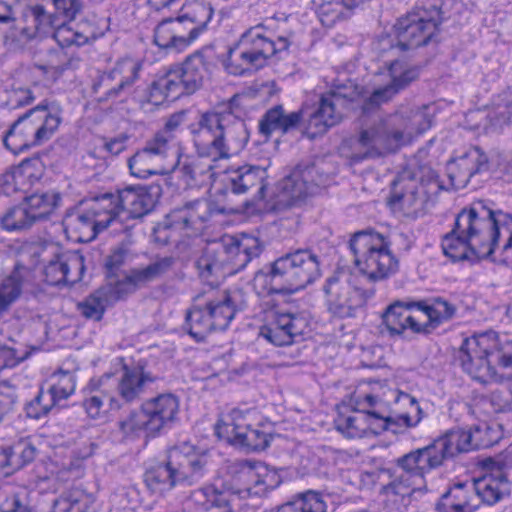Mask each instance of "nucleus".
<instances>
[{
  "mask_svg": "<svg viewBox=\"0 0 512 512\" xmlns=\"http://www.w3.org/2000/svg\"><path fill=\"white\" fill-rule=\"evenodd\" d=\"M263 250L255 237H244L240 241L225 236L219 241L208 243L195 262L199 277L211 287L221 279L244 269Z\"/></svg>",
  "mask_w": 512,
  "mask_h": 512,
  "instance_id": "6",
  "label": "nucleus"
},
{
  "mask_svg": "<svg viewBox=\"0 0 512 512\" xmlns=\"http://www.w3.org/2000/svg\"><path fill=\"white\" fill-rule=\"evenodd\" d=\"M330 174L324 163L299 164L289 175L278 183L276 203L281 207L300 205L315 189L326 185Z\"/></svg>",
  "mask_w": 512,
  "mask_h": 512,
  "instance_id": "15",
  "label": "nucleus"
},
{
  "mask_svg": "<svg viewBox=\"0 0 512 512\" xmlns=\"http://www.w3.org/2000/svg\"><path fill=\"white\" fill-rule=\"evenodd\" d=\"M109 305L111 303L99 287L82 302H79L77 308L85 318L100 321Z\"/></svg>",
  "mask_w": 512,
  "mask_h": 512,
  "instance_id": "52",
  "label": "nucleus"
},
{
  "mask_svg": "<svg viewBox=\"0 0 512 512\" xmlns=\"http://www.w3.org/2000/svg\"><path fill=\"white\" fill-rule=\"evenodd\" d=\"M496 338L492 334H481L464 340L459 360L463 369L481 383L498 381L499 376L493 366V349Z\"/></svg>",
  "mask_w": 512,
  "mask_h": 512,
  "instance_id": "18",
  "label": "nucleus"
},
{
  "mask_svg": "<svg viewBox=\"0 0 512 512\" xmlns=\"http://www.w3.org/2000/svg\"><path fill=\"white\" fill-rule=\"evenodd\" d=\"M174 34L178 46V50L182 51L188 47L200 34V28L188 20V15L177 18H170Z\"/></svg>",
  "mask_w": 512,
  "mask_h": 512,
  "instance_id": "53",
  "label": "nucleus"
},
{
  "mask_svg": "<svg viewBox=\"0 0 512 512\" xmlns=\"http://www.w3.org/2000/svg\"><path fill=\"white\" fill-rule=\"evenodd\" d=\"M112 375L104 374L99 378H92L85 388L83 407L92 419L104 417L109 410H119L122 404L114 395Z\"/></svg>",
  "mask_w": 512,
  "mask_h": 512,
  "instance_id": "25",
  "label": "nucleus"
},
{
  "mask_svg": "<svg viewBox=\"0 0 512 512\" xmlns=\"http://www.w3.org/2000/svg\"><path fill=\"white\" fill-rule=\"evenodd\" d=\"M227 469L237 486L236 493L242 498L261 496L281 483L278 472L262 462L235 460Z\"/></svg>",
  "mask_w": 512,
  "mask_h": 512,
  "instance_id": "17",
  "label": "nucleus"
},
{
  "mask_svg": "<svg viewBox=\"0 0 512 512\" xmlns=\"http://www.w3.org/2000/svg\"><path fill=\"white\" fill-rule=\"evenodd\" d=\"M490 404L497 413L512 412V386H502L493 390Z\"/></svg>",
  "mask_w": 512,
  "mask_h": 512,
  "instance_id": "64",
  "label": "nucleus"
},
{
  "mask_svg": "<svg viewBox=\"0 0 512 512\" xmlns=\"http://www.w3.org/2000/svg\"><path fill=\"white\" fill-rule=\"evenodd\" d=\"M178 412L179 399L172 393L160 394L144 401L139 410L119 422V428L126 436H138L141 432L155 436L176 420Z\"/></svg>",
  "mask_w": 512,
  "mask_h": 512,
  "instance_id": "13",
  "label": "nucleus"
},
{
  "mask_svg": "<svg viewBox=\"0 0 512 512\" xmlns=\"http://www.w3.org/2000/svg\"><path fill=\"white\" fill-rule=\"evenodd\" d=\"M389 73L391 82L375 89L370 96L364 99L362 110L369 113L392 100V98L405 89L412 81L417 79L418 70L416 68L407 67L400 61H393L389 65Z\"/></svg>",
  "mask_w": 512,
  "mask_h": 512,
  "instance_id": "26",
  "label": "nucleus"
},
{
  "mask_svg": "<svg viewBox=\"0 0 512 512\" xmlns=\"http://www.w3.org/2000/svg\"><path fill=\"white\" fill-rule=\"evenodd\" d=\"M28 275L24 266L16 265L10 275L0 279V316L19 299Z\"/></svg>",
  "mask_w": 512,
  "mask_h": 512,
  "instance_id": "44",
  "label": "nucleus"
},
{
  "mask_svg": "<svg viewBox=\"0 0 512 512\" xmlns=\"http://www.w3.org/2000/svg\"><path fill=\"white\" fill-rule=\"evenodd\" d=\"M141 68L139 61L131 57L122 58L109 72L101 74L94 81L92 90L95 94H100L99 101L118 98L128 92L138 80Z\"/></svg>",
  "mask_w": 512,
  "mask_h": 512,
  "instance_id": "20",
  "label": "nucleus"
},
{
  "mask_svg": "<svg viewBox=\"0 0 512 512\" xmlns=\"http://www.w3.org/2000/svg\"><path fill=\"white\" fill-rule=\"evenodd\" d=\"M93 501L83 492H73L54 502L52 512H88Z\"/></svg>",
  "mask_w": 512,
  "mask_h": 512,
  "instance_id": "55",
  "label": "nucleus"
},
{
  "mask_svg": "<svg viewBox=\"0 0 512 512\" xmlns=\"http://www.w3.org/2000/svg\"><path fill=\"white\" fill-rule=\"evenodd\" d=\"M488 169V157L478 147L470 148L463 155L450 160L446 166L447 176L454 189L465 188L474 175Z\"/></svg>",
  "mask_w": 512,
  "mask_h": 512,
  "instance_id": "28",
  "label": "nucleus"
},
{
  "mask_svg": "<svg viewBox=\"0 0 512 512\" xmlns=\"http://www.w3.org/2000/svg\"><path fill=\"white\" fill-rule=\"evenodd\" d=\"M327 504L323 496L308 490L297 494L293 500L281 505L276 512H326Z\"/></svg>",
  "mask_w": 512,
  "mask_h": 512,
  "instance_id": "48",
  "label": "nucleus"
},
{
  "mask_svg": "<svg viewBox=\"0 0 512 512\" xmlns=\"http://www.w3.org/2000/svg\"><path fill=\"white\" fill-rule=\"evenodd\" d=\"M394 397L395 402H401L410 407L416 412L412 416L410 412L392 415L389 407V401L374 394H365L357 400L360 410L349 416H339L336 420V428L348 438H360L366 430L374 424L375 421H380L383 430H392L397 432L394 426L411 428L415 427L422 419V410L418 405L417 400L410 394L398 391H390Z\"/></svg>",
  "mask_w": 512,
  "mask_h": 512,
  "instance_id": "5",
  "label": "nucleus"
},
{
  "mask_svg": "<svg viewBox=\"0 0 512 512\" xmlns=\"http://www.w3.org/2000/svg\"><path fill=\"white\" fill-rule=\"evenodd\" d=\"M61 117L57 112L40 104L20 116L12 125V134L21 132L33 146H38L49 140L57 130Z\"/></svg>",
  "mask_w": 512,
  "mask_h": 512,
  "instance_id": "22",
  "label": "nucleus"
},
{
  "mask_svg": "<svg viewBox=\"0 0 512 512\" xmlns=\"http://www.w3.org/2000/svg\"><path fill=\"white\" fill-rule=\"evenodd\" d=\"M189 129L197 155H178L172 166L187 188L210 185L214 162L240 152L249 140L245 122L233 113L231 105L202 113Z\"/></svg>",
  "mask_w": 512,
  "mask_h": 512,
  "instance_id": "1",
  "label": "nucleus"
},
{
  "mask_svg": "<svg viewBox=\"0 0 512 512\" xmlns=\"http://www.w3.org/2000/svg\"><path fill=\"white\" fill-rule=\"evenodd\" d=\"M307 328V319L299 313L271 311L267 323L260 328V336L275 346H286L294 343Z\"/></svg>",
  "mask_w": 512,
  "mask_h": 512,
  "instance_id": "23",
  "label": "nucleus"
},
{
  "mask_svg": "<svg viewBox=\"0 0 512 512\" xmlns=\"http://www.w3.org/2000/svg\"><path fill=\"white\" fill-rule=\"evenodd\" d=\"M355 266L371 281L387 278L398 268V260L390 251L389 241L373 230L359 231L349 243Z\"/></svg>",
  "mask_w": 512,
  "mask_h": 512,
  "instance_id": "12",
  "label": "nucleus"
},
{
  "mask_svg": "<svg viewBox=\"0 0 512 512\" xmlns=\"http://www.w3.org/2000/svg\"><path fill=\"white\" fill-rule=\"evenodd\" d=\"M345 5L341 0H332L319 7L318 15L325 26H333L338 20L344 17L343 8Z\"/></svg>",
  "mask_w": 512,
  "mask_h": 512,
  "instance_id": "63",
  "label": "nucleus"
},
{
  "mask_svg": "<svg viewBox=\"0 0 512 512\" xmlns=\"http://www.w3.org/2000/svg\"><path fill=\"white\" fill-rule=\"evenodd\" d=\"M174 135H167L166 132H157L145 142V149L158 162L164 165L165 160L173 152Z\"/></svg>",
  "mask_w": 512,
  "mask_h": 512,
  "instance_id": "54",
  "label": "nucleus"
},
{
  "mask_svg": "<svg viewBox=\"0 0 512 512\" xmlns=\"http://www.w3.org/2000/svg\"><path fill=\"white\" fill-rule=\"evenodd\" d=\"M288 47L287 38L279 37L274 41L262 25H257L243 33L237 46L229 50L225 68L228 73L241 76L252 67L262 66L266 59Z\"/></svg>",
  "mask_w": 512,
  "mask_h": 512,
  "instance_id": "11",
  "label": "nucleus"
},
{
  "mask_svg": "<svg viewBox=\"0 0 512 512\" xmlns=\"http://www.w3.org/2000/svg\"><path fill=\"white\" fill-rule=\"evenodd\" d=\"M257 415L252 409H233L216 423L215 433L219 438L248 451H263L270 445L272 436L258 422L254 423Z\"/></svg>",
  "mask_w": 512,
  "mask_h": 512,
  "instance_id": "14",
  "label": "nucleus"
},
{
  "mask_svg": "<svg viewBox=\"0 0 512 512\" xmlns=\"http://www.w3.org/2000/svg\"><path fill=\"white\" fill-rule=\"evenodd\" d=\"M174 264V257H160L146 267L131 270L129 274L106 277V283L100 288L113 304L137 288L164 276L172 270Z\"/></svg>",
  "mask_w": 512,
  "mask_h": 512,
  "instance_id": "19",
  "label": "nucleus"
},
{
  "mask_svg": "<svg viewBox=\"0 0 512 512\" xmlns=\"http://www.w3.org/2000/svg\"><path fill=\"white\" fill-rule=\"evenodd\" d=\"M207 462L206 455L183 443L168 450L165 462L149 467L143 480L152 494L163 496L178 485L198 482L206 472Z\"/></svg>",
  "mask_w": 512,
  "mask_h": 512,
  "instance_id": "7",
  "label": "nucleus"
},
{
  "mask_svg": "<svg viewBox=\"0 0 512 512\" xmlns=\"http://www.w3.org/2000/svg\"><path fill=\"white\" fill-rule=\"evenodd\" d=\"M23 203L36 222L46 220L60 206L61 195L56 191L36 192L26 196Z\"/></svg>",
  "mask_w": 512,
  "mask_h": 512,
  "instance_id": "45",
  "label": "nucleus"
},
{
  "mask_svg": "<svg viewBox=\"0 0 512 512\" xmlns=\"http://www.w3.org/2000/svg\"><path fill=\"white\" fill-rule=\"evenodd\" d=\"M214 68L211 56L205 50L189 55L183 63L173 65L158 76L148 87L147 101L155 106L174 101L200 89Z\"/></svg>",
  "mask_w": 512,
  "mask_h": 512,
  "instance_id": "8",
  "label": "nucleus"
},
{
  "mask_svg": "<svg viewBox=\"0 0 512 512\" xmlns=\"http://www.w3.org/2000/svg\"><path fill=\"white\" fill-rule=\"evenodd\" d=\"M64 260L67 283L75 284L81 281L85 271L84 257L78 252L64 253Z\"/></svg>",
  "mask_w": 512,
  "mask_h": 512,
  "instance_id": "62",
  "label": "nucleus"
},
{
  "mask_svg": "<svg viewBox=\"0 0 512 512\" xmlns=\"http://www.w3.org/2000/svg\"><path fill=\"white\" fill-rule=\"evenodd\" d=\"M191 500L201 512H234L226 493L213 485L194 490Z\"/></svg>",
  "mask_w": 512,
  "mask_h": 512,
  "instance_id": "43",
  "label": "nucleus"
},
{
  "mask_svg": "<svg viewBox=\"0 0 512 512\" xmlns=\"http://www.w3.org/2000/svg\"><path fill=\"white\" fill-rule=\"evenodd\" d=\"M67 64V56L62 49H48L39 60L37 67L57 78L66 69Z\"/></svg>",
  "mask_w": 512,
  "mask_h": 512,
  "instance_id": "57",
  "label": "nucleus"
},
{
  "mask_svg": "<svg viewBox=\"0 0 512 512\" xmlns=\"http://www.w3.org/2000/svg\"><path fill=\"white\" fill-rule=\"evenodd\" d=\"M479 507L472 485L463 482L450 486L435 504L437 512H476Z\"/></svg>",
  "mask_w": 512,
  "mask_h": 512,
  "instance_id": "35",
  "label": "nucleus"
},
{
  "mask_svg": "<svg viewBox=\"0 0 512 512\" xmlns=\"http://www.w3.org/2000/svg\"><path fill=\"white\" fill-rule=\"evenodd\" d=\"M414 307H416L415 301L397 300L385 309L381 316L382 325L390 337L405 338L408 330L415 334H423V331L416 329V326L422 324L409 313V310Z\"/></svg>",
  "mask_w": 512,
  "mask_h": 512,
  "instance_id": "32",
  "label": "nucleus"
},
{
  "mask_svg": "<svg viewBox=\"0 0 512 512\" xmlns=\"http://www.w3.org/2000/svg\"><path fill=\"white\" fill-rule=\"evenodd\" d=\"M302 119V111L286 112L282 105H276L262 116L259 121V131L265 136H269L273 132L285 134L296 129Z\"/></svg>",
  "mask_w": 512,
  "mask_h": 512,
  "instance_id": "39",
  "label": "nucleus"
},
{
  "mask_svg": "<svg viewBox=\"0 0 512 512\" xmlns=\"http://www.w3.org/2000/svg\"><path fill=\"white\" fill-rule=\"evenodd\" d=\"M321 276V261L311 249L289 251L257 271L253 287L259 295L294 294Z\"/></svg>",
  "mask_w": 512,
  "mask_h": 512,
  "instance_id": "4",
  "label": "nucleus"
},
{
  "mask_svg": "<svg viewBox=\"0 0 512 512\" xmlns=\"http://www.w3.org/2000/svg\"><path fill=\"white\" fill-rule=\"evenodd\" d=\"M170 18L161 21L154 29L153 42L160 49L179 52Z\"/></svg>",
  "mask_w": 512,
  "mask_h": 512,
  "instance_id": "59",
  "label": "nucleus"
},
{
  "mask_svg": "<svg viewBox=\"0 0 512 512\" xmlns=\"http://www.w3.org/2000/svg\"><path fill=\"white\" fill-rule=\"evenodd\" d=\"M267 171L265 168L244 165L228 171L226 187L234 194H246L255 190V200L265 198Z\"/></svg>",
  "mask_w": 512,
  "mask_h": 512,
  "instance_id": "31",
  "label": "nucleus"
},
{
  "mask_svg": "<svg viewBox=\"0 0 512 512\" xmlns=\"http://www.w3.org/2000/svg\"><path fill=\"white\" fill-rule=\"evenodd\" d=\"M485 473L471 483L479 503L492 506L508 498L511 494V483L508 479V467L502 459L484 461Z\"/></svg>",
  "mask_w": 512,
  "mask_h": 512,
  "instance_id": "21",
  "label": "nucleus"
},
{
  "mask_svg": "<svg viewBox=\"0 0 512 512\" xmlns=\"http://www.w3.org/2000/svg\"><path fill=\"white\" fill-rule=\"evenodd\" d=\"M323 292L328 312L341 319L355 317L357 310L374 294L373 290L354 286L342 272L334 273L326 279Z\"/></svg>",
  "mask_w": 512,
  "mask_h": 512,
  "instance_id": "16",
  "label": "nucleus"
},
{
  "mask_svg": "<svg viewBox=\"0 0 512 512\" xmlns=\"http://www.w3.org/2000/svg\"><path fill=\"white\" fill-rule=\"evenodd\" d=\"M108 220H99L89 209L72 217L68 227L77 234L80 242H89L96 238L98 233L107 229Z\"/></svg>",
  "mask_w": 512,
  "mask_h": 512,
  "instance_id": "46",
  "label": "nucleus"
},
{
  "mask_svg": "<svg viewBox=\"0 0 512 512\" xmlns=\"http://www.w3.org/2000/svg\"><path fill=\"white\" fill-rule=\"evenodd\" d=\"M430 125L424 111L400 107L395 113L361 130L357 139L359 148L351 153L349 159L355 164L396 152Z\"/></svg>",
  "mask_w": 512,
  "mask_h": 512,
  "instance_id": "3",
  "label": "nucleus"
},
{
  "mask_svg": "<svg viewBox=\"0 0 512 512\" xmlns=\"http://www.w3.org/2000/svg\"><path fill=\"white\" fill-rule=\"evenodd\" d=\"M89 209L99 220H108L107 228H111L113 233L129 231V227L122 224L124 211L120 201V191L116 194L107 192L95 196Z\"/></svg>",
  "mask_w": 512,
  "mask_h": 512,
  "instance_id": "36",
  "label": "nucleus"
},
{
  "mask_svg": "<svg viewBox=\"0 0 512 512\" xmlns=\"http://www.w3.org/2000/svg\"><path fill=\"white\" fill-rule=\"evenodd\" d=\"M156 377L146 371L143 366H127L121 369L120 376L111 380L116 389L117 395L124 403H133L141 398L144 394L146 386L154 383Z\"/></svg>",
  "mask_w": 512,
  "mask_h": 512,
  "instance_id": "29",
  "label": "nucleus"
},
{
  "mask_svg": "<svg viewBox=\"0 0 512 512\" xmlns=\"http://www.w3.org/2000/svg\"><path fill=\"white\" fill-rule=\"evenodd\" d=\"M416 308L428 318L426 322L421 323V326H416V329L423 331V334H430L441 324L452 320L457 312L454 304L441 297L434 298L431 304L426 301H417Z\"/></svg>",
  "mask_w": 512,
  "mask_h": 512,
  "instance_id": "40",
  "label": "nucleus"
},
{
  "mask_svg": "<svg viewBox=\"0 0 512 512\" xmlns=\"http://www.w3.org/2000/svg\"><path fill=\"white\" fill-rule=\"evenodd\" d=\"M210 215V203L205 199H196L172 210L170 223L181 230H198Z\"/></svg>",
  "mask_w": 512,
  "mask_h": 512,
  "instance_id": "38",
  "label": "nucleus"
},
{
  "mask_svg": "<svg viewBox=\"0 0 512 512\" xmlns=\"http://www.w3.org/2000/svg\"><path fill=\"white\" fill-rule=\"evenodd\" d=\"M97 37L96 31L92 25L87 22L73 24L57 23L53 32V38L60 47L83 46L91 39Z\"/></svg>",
  "mask_w": 512,
  "mask_h": 512,
  "instance_id": "42",
  "label": "nucleus"
},
{
  "mask_svg": "<svg viewBox=\"0 0 512 512\" xmlns=\"http://www.w3.org/2000/svg\"><path fill=\"white\" fill-rule=\"evenodd\" d=\"M512 214L491 210L482 202L463 209L456 217L454 228L442 239L443 253L452 261L489 258L499 238L506 234L503 252L512 250Z\"/></svg>",
  "mask_w": 512,
  "mask_h": 512,
  "instance_id": "2",
  "label": "nucleus"
},
{
  "mask_svg": "<svg viewBox=\"0 0 512 512\" xmlns=\"http://www.w3.org/2000/svg\"><path fill=\"white\" fill-rule=\"evenodd\" d=\"M44 281L52 286L67 283V270H65L64 254H54L43 270Z\"/></svg>",
  "mask_w": 512,
  "mask_h": 512,
  "instance_id": "58",
  "label": "nucleus"
},
{
  "mask_svg": "<svg viewBox=\"0 0 512 512\" xmlns=\"http://www.w3.org/2000/svg\"><path fill=\"white\" fill-rule=\"evenodd\" d=\"M159 183L149 185H131L120 190V201L124 215L130 218H142L149 214L162 196Z\"/></svg>",
  "mask_w": 512,
  "mask_h": 512,
  "instance_id": "27",
  "label": "nucleus"
},
{
  "mask_svg": "<svg viewBox=\"0 0 512 512\" xmlns=\"http://www.w3.org/2000/svg\"><path fill=\"white\" fill-rule=\"evenodd\" d=\"M36 453V447L29 441H19L13 446L0 448V470L10 475L31 463Z\"/></svg>",
  "mask_w": 512,
  "mask_h": 512,
  "instance_id": "41",
  "label": "nucleus"
},
{
  "mask_svg": "<svg viewBox=\"0 0 512 512\" xmlns=\"http://www.w3.org/2000/svg\"><path fill=\"white\" fill-rule=\"evenodd\" d=\"M346 108L333 98V95L325 93L321 96L317 109L310 115L305 134L310 139H315L327 132V130L338 123L343 118Z\"/></svg>",
  "mask_w": 512,
  "mask_h": 512,
  "instance_id": "30",
  "label": "nucleus"
},
{
  "mask_svg": "<svg viewBox=\"0 0 512 512\" xmlns=\"http://www.w3.org/2000/svg\"><path fill=\"white\" fill-rule=\"evenodd\" d=\"M26 17L31 21L38 32H47L49 28H55L57 24V16L48 13L42 5L31 6Z\"/></svg>",
  "mask_w": 512,
  "mask_h": 512,
  "instance_id": "60",
  "label": "nucleus"
},
{
  "mask_svg": "<svg viewBox=\"0 0 512 512\" xmlns=\"http://www.w3.org/2000/svg\"><path fill=\"white\" fill-rule=\"evenodd\" d=\"M427 491L426 484H423L420 487L414 488L410 482L409 474H401L399 476H395L392 481L388 484L384 485L381 488V494L390 497H400L402 502L405 505L411 503V498L416 494H423Z\"/></svg>",
  "mask_w": 512,
  "mask_h": 512,
  "instance_id": "49",
  "label": "nucleus"
},
{
  "mask_svg": "<svg viewBox=\"0 0 512 512\" xmlns=\"http://www.w3.org/2000/svg\"><path fill=\"white\" fill-rule=\"evenodd\" d=\"M75 388V376L69 372H61L55 384L47 390L41 388L34 399L25 405L27 417L38 420L47 416L60 401L72 395Z\"/></svg>",
  "mask_w": 512,
  "mask_h": 512,
  "instance_id": "24",
  "label": "nucleus"
},
{
  "mask_svg": "<svg viewBox=\"0 0 512 512\" xmlns=\"http://www.w3.org/2000/svg\"><path fill=\"white\" fill-rule=\"evenodd\" d=\"M127 164L130 174L139 179H146L153 175L167 173L165 165L158 162L143 148L131 156Z\"/></svg>",
  "mask_w": 512,
  "mask_h": 512,
  "instance_id": "47",
  "label": "nucleus"
},
{
  "mask_svg": "<svg viewBox=\"0 0 512 512\" xmlns=\"http://www.w3.org/2000/svg\"><path fill=\"white\" fill-rule=\"evenodd\" d=\"M443 5V0H419L395 23V46L407 51L426 45L445 18Z\"/></svg>",
  "mask_w": 512,
  "mask_h": 512,
  "instance_id": "10",
  "label": "nucleus"
},
{
  "mask_svg": "<svg viewBox=\"0 0 512 512\" xmlns=\"http://www.w3.org/2000/svg\"><path fill=\"white\" fill-rule=\"evenodd\" d=\"M16 389L14 379L0 382V423L14 408L17 401Z\"/></svg>",
  "mask_w": 512,
  "mask_h": 512,
  "instance_id": "61",
  "label": "nucleus"
},
{
  "mask_svg": "<svg viewBox=\"0 0 512 512\" xmlns=\"http://www.w3.org/2000/svg\"><path fill=\"white\" fill-rule=\"evenodd\" d=\"M33 224H35V221L23 202L9 208L1 217L2 228L9 232L25 231Z\"/></svg>",
  "mask_w": 512,
  "mask_h": 512,
  "instance_id": "50",
  "label": "nucleus"
},
{
  "mask_svg": "<svg viewBox=\"0 0 512 512\" xmlns=\"http://www.w3.org/2000/svg\"><path fill=\"white\" fill-rule=\"evenodd\" d=\"M392 191L389 203L399 206L406 213L416 212L422 208L426 201L423 187H418L408 173L397 176L392 182Z\"/></svg>",
  "mask_w": 512,
  "mask_h": 512,
  "instance_id": "34",
  "label": "nucleus"
},
{
  "mask_svg": "<svg viewBox=\"0 0 512 512\" xmlns=\"http://www.w3.org/2000/svg\"><path fill=\"white\" fill-rule=\"evenodd\" d=\"M395 463L405 473L421 478L423 484L426 474L444 465L432 442L402 455Z\"/></svg>",
  "mask_w": 512,
  "mask_h": 512,
  "instance_id": "33",
  "label": "nucleus"
},
{
  "mask_svg": "<svg viewBox=\"0 0 512 512\" xmlns=\"http://www.w3.org/2000/svg\"><path fill=\"white\" fill-rule=\"evenodd\" d=\"M432 443L444 464L457 455L469 452L478 446L473 443L471 431L462 428L450 429L434 439Z\"/></svg>",
  "mask_w": 512,
  "mask_h": 512,
  "instance_id": "37",
  "label": "nucleus"
},
{
  "mask_svg": "<svg viewBox=\"0 0 512 512\" xmlns=\"http://www.w3.org/2000/svg\"><path fill=\"white\" fill-rule=\"evenodd\" d=\"M236 293L210 289L196 297V303L187 311L184 329L197 342H202L213 331L228 328L239 309Z\"/></svg>",
  "mask_w": 512,
  "mask_h": 512,
  "instance_id": "9",
  "label": "nucleus"
},
{
  "mask_svg": "<svg viewBox=\"0 0 512 512\" xmlns=\"http://www.w3.org/2000/svg\"><path fill=\"white\" fill-rule=\"evenodd\" d=\"M333 95L346 109L349 103L356 101L362 94V87L351 79L335 80L332 88L327 92Z\"/></svg>",
  "mask_w": 512,
  "mask_h": 512,
  "instance_id": "56",
  "label": "nucleus"
},
{
  "mask_svg": "<svg viewBox=\"0 0 512 512\" xmlns=\"http://www.w3.org/2000/svg\"><path fill=\"white\" fill-rule=\"evenodd\" d=\"M32 176L22 165L0 175V193L12 195L17 191L27 192V180Z\"/></svg>",
  "mask_w": 512,
  "mask_h": 512,
  "instance_id": "51",
  "label": "nucleus"
}]
</instances>
